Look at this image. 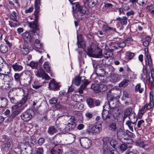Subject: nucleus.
Here are the masks:
<instances>
[{
    "label": "nucleus",
    "mask_w": 154,
    "mask_h": 154,
    "mask_svg": "<svg viewBox=\"0 0 154 154\" xmlns=\"http://www.w3.org/2000/svg\"><path fill=\"white\" fill-rule=\"evenodd\" d=\"M35 10L34 15L35 16V19L34 21L29 23V24L31 28L30 32L35 35H38L39 26L38 20L39 16L40 15V7L41 6V0H35Z\"/></svg>",
    "instance_id": "nucleus-1"
},
{
    "label": "nucleus",
    "mask_w": 154,
    "mask_h": 154,
    "mask_svg": "<svg viewBox=\"0 0 154 154\" xmlns=\"http://www.w3.org/2000/svg\"><path fill=\"white\" fill-rule=\"evenodd\" d=\"M29 99V94L27 93L24 94L18 104L12 107L13 112L8 119V121H12L15 117L21 112L24 108L23 106L26 103Z\"/></svg>",
    "instance_id": "nucleus-2"
},
{
    "label": "nucleus",
    "mask_w": 154,
    "mask_h": 154,
    "mask_svg": "<svg viewBox=\"0 0 154 154\" xmlns=\"http://www.w3.org/2000/svg\"><path fill=\"white\" fill-rule=\"evenodd\" d=\"M72 7L73 11L75 8L76 11L75 16L77 19H82L84 16L88 15L90 14V12L85 6H81L78 2L74 3Z\"/></svg>",
    "instance_id": "nucleus-3"
},
{
    "label": "nucleus",
    "mask_w": 154,
    "mask_h": 154,
    "mask_svg": "<svg viewBox=\"0 0 154 154\" xmlns=\"http://www.w3.org/2000/svg\"><path fill=\"white\" fill-rule=\"evenodd\" d=\"M23 73L20 83L22 86L26 87L29 85L31 83L33 79V71L31 70L26 69L23 72Z\"/></svg>",
    "instance_id": "nucleus-4"
},
{
    "label": "nucleus",
    "mask_w": 154,
    "mask_h": 154,
    "mask_svg": "<svg viewBox=\"0 0 154 154\" xmlns=\"http://www.w3.org/2000/svg\"><path fill=\"white\" fill-rule=\"evenodd\" d=\"M64 116L69 122L64 128L66 133L74 130L76 128L75 119L74 116L68 115H65Z\"/></svg>",
    "instance_id": "nucleus-5"
},
{
    "label": "nucleus",
    "mask_w": 154,
    "mask_h": 154,
    "mask_svg": "<svg viewBox=\"0 0 154 154\" xmlns=\"http://www.w3.org/2000/svg\"><path fill=\"white\" fill-rule=\"evenodd\" d=\"M102 121H100L95 123L93 126H89L86 131L85 133L88 134H92L96 135L99 133L102 130Z\"/></svg>",
    "instance_id": "nucleus-6"
},
{
    "label": "nucleus",
    "mask_w": 154,
    "mask_h": 154,
    "mask_svg": "<svg viewBox=\"0 0 154 154\" xmlns=\"http://www.w3.org/2000/svg\"><path fill=\"white\" fill-rule=\"evenodd\" d=\"M145 57V60L146 63V69L152 67L153 66V63L151 57L149 54L148 49L145 48L144 50Z\"/></svg>",
    "instance_id": "nucleus-7"
},
{
    "label": "nucleus",
    "mask_w": 154,
    "mask_h": 154,
    "mask_svg": "<svg viewBox=\"0 0 154 154\" xmlns=\"http://www.w3.org/2000/svg\"><path fill=\"white\" fill-rule=\"evenodd\" d=\"M98 48H99L96 44L92 43L90 48H88L86 53L90 57H94L96 52H97Z\"/></svg>",
    "instance_id": "nucleus-8"
},
{
    "label": "nucleus",
    "mask_w": 154,
    "mask_h": 154,
    "mask_svg": "<svg viewBox=\"0 0 154 154\" xmlns=\"http://www.w3.org/2000/svg\"><path fill=\"white\" fill-rule=\"evenodd\" d=\"M34 111L31 109H27L26 111L22 113L21 117L22 120L25 122L29 120L32 117V114Z\"/></svg>",
    "instance_id": "nucleus-9"
},
{
    "label": "nucleus",
    "mask_w": 154,
    "mask_h": 154,
    "mask_svg": "<svg viewBox=\"0 0 154 154\" xmlns=\"http://www.w3.org/2000/svg\"><path fill=\"white\" fill-rule=\"evenodd\" d=\"M81 146L85 148H90L92 144V141L89 138L86 137H81L79 140Z\"/></svg>",
    "instance_id": "nucleus-10"
},
{
    "label": "nucleus",
    "mask_w": 154,
    "mask_h": 154,
    "mask_svg": "<svg viewBox=\"0 0 154 154\" xmlns=\"http://www.w3.org/2000/svg\"><path fill=\"white\" fill-rule=\"evenodd\" d=\"M22 36L24 41L27 43L30 42V44H33L35 41V39L29 32H26L23 33Z\"/></svg>",
    "instance_id": "nucleus-11"
},
{
    "label": "nucleus",
    "mask_w": 154,
    "mask_h": 154,
    "mask_svg": "<svg viewBox=\"0 0 154 154\" xmlns=\"http://www.w3.org/2000/svg\"><path fill=\"white\" fill-rule=\"evenodd\" d=\"M49 87L51 90L57 91L60 89V85L58 83L55 82L54 79H52L49 82Z\"/></svg>",
    "instance_id": "nucleus-12"
},
{
    "label": "nucleus",
    "mask_w": 154,
    "mask_h": 154,
    "mask_svg": "<svg viewBox=\"0 0 154 154\" xmlns=\"http://www.w3.org/2000/svg\"><path fill=\"white\" fill-rule=\"evenodd\" d=\"M62 146L58 144L55 145L51 150L52 154H61L63 151Z\"/></svg>",
    "instance_id": "nucleus-13"
},
{
    "label": "nucleus",
    "mask_w": 154,
    "mask_h": 154,
    "mask_svg": "<svg viewBox=\"0 0 154 154\" xmlns=\"http://www.w3.org/2000/svg\"><path fill=\"white\" fill-rule=\"evenodd\" d=\"M58 130L62 131L63 129L60 128V125H56V127L51 126L49 127L47 132L50 135H52L57 132Z\"/></svg>",
    "instance_id": "nucleus-14"
},
{
    "label": "nucleus",
    "mask_w": 154,
    "mask_h": 154,
    "mask_svg": "<svg viewBox=\"0 0 154 154\" xmlns=\"http://www.w3.org/2000/svg\"><path fill=\"white\" fill-rule=\"evenodd\" d=\"M8 96L11 102L15 105H17L19 102L15 99L12 91H10L8 94Z\"/></svg>",
    "instance_id": "nucleus-15"
},
{
    "label": "nucleus",
    "mask_w": 154,
    "mask_h": 154,
    "mask_svg": "<svg viewBox=\"0 0 154 154\" xmlns=\"http://www.w3.org/2000/svg\"><path fill=\"white\" fill-rule=\"evenodd\" d=\"M127 20V18L126 16H124L122 17H117L115 20H118L122 26L123 27L124 26L127 25L128 23Z\"/></svg>",
    "instance_id": "nucleus-16"
},
{
    "label": "nucleus",
    "mask_w": 154,
    "mask_h": 154,
    "mask_svg": "<svg viewBox=\"0 0 154 154\" xmlns=\"http://www.w3.org/2000/svg\"><path fill=\"white\" fill-rule=\"evenodd\" d=\"M133 113V112L132 111V109L131 108H126L124 112V118L125 119L128 116L129 120H130L131 116L132 114Z\"/></svg>",
    "instance_id": "nucleus-17"
},
{
    "label": "nucleus",
    "mask_w": 154,
    "mask_h": 154,
    "mask_svg": "<svg viewBox=\"0 0 154 154\" xmlns=\"http://www.w3.org/2000/svg\"><path fill=\"white\" fill-rule=\"evenodd\" d=\"M11 66L13 69L15 71H21L23 69V66L19 64V63H15L11 64Z\"/></svg>",
    "instance_id": "nucleus-18"
},
{
    "label": "nucleus",
    "mask_w": 154,
    "mask_h": 154,
    "mask_svg": "<svg viewBox=\"0 0 154 154\" xmlns=\"http://www.w3.org/2000/svg\"><path fill=\"white\" fill-rule=\"evenodd\" d=\"M8 100L3 97H0V108H4L8 105Z\"/></svg>",
    "instance_id": "nucleus-19"
},
{
    "label": "nucleus",
    "mask_w": 154,
    "mask_h": 154,
    "mask_svg": "<svg viewBox=\"0 0 154 154\" xmlns=\"http://www.w3.org/2000/svg\"><path fill=\"white\" fill-rule=\"evenodd\" d=\"M103 154H119L117 151L116 149H108L105 148L103 152Z\"/></svg>",
    "instance_id": "nucleus-20"
},
{
    "label": "nucleus",
    "mask_w": 154,
    "mask_h": 154,
    "mask_svg": "<svg viewBox=\"0 0 154 154\" xmlns=\"http://www.w3.org/2000/svg\"><path fill=\"white\" fill-rule=\"evenodd\" d=\"M43 85L40 81L37 80H35L32 84V88L37 89L41 87Z\"/></svg>",
    "instance_id": "nucleus-21"
},
{
    "label": "nucleus",
    "mask_w": 154,
    "mask_h": 154,
    "mask_svg": "<svg viewBox=\"0 0 154 154\" xmlns=\"http://www.w3.org/2000/svg\"><path fill=\"white\" fill-rule=\"evenodd\" d=\"M83 78L80 76H76L74 78L72 81V83L75 85L78 86L80 84L81 81Z\"/></svg>",
    "instance_id": "nucleus-22"
},
{
    "label": "nucleus",
    "mask_w": 154,
    "mask_h": 154,
    "mask_svg": "<svg viewBox=\"0 0 154 154\" xmlns=\"http://www.w3.org/2000/svg\"><path fill=\"white\" fill-rule=\"evenodd\" d=\"M102 30L103 32H106L109 30L112 31L113 32H116L115 28H113L107 25L103 24L102 26Z\"/></svg>",
    "instance_id": "nucleus-23"
},
{
    "label": "nucleus",
    "mask_w": 154,
    "mask_h": 154,
    "mask_svg": "<svg viewBox=\"0 0 154 154\" xmlns=\"http://www.w3.org/2000/svg\"><path fill=\"white\" fill-rule=\"evenodd\" d=\"M36 75L39 77H42L43 76H48V74L45 73V71L41 67H39V69H38Z\"/></svg>",
    "instance_id": "nucleus-24"
},
{
    "label": "nucleus",
    "mask_w": 154,
    "mask_h": 154,
    "mask_svg": "<svg viewBox=\"0 0 154 154\" xmlns=\"http://www.w3.org/2000/svg\"><path fill=\"white\" fill-rule=\"evenodd\" d=\"M96 73L97 75L99 76H103L105 74V71L104 69L102 67H99L95 70Z\"/></svg>",
    "instance_id": "nucleus-25"
},
{
    "label": "nucleus",
    "mask_w": 154,
    "mask_h": 154,
    "mask_svg": "<svg viewBox=\"0 0 154 154\" xmlns=\"http://www.w3.org/2000/svg\"><path fill=\"white\" fill-rule=\"evenodd\" d=\"M110 114L107 111H103L102 112V117L103 120L104 121H106L108 119H110L111 117Z\"/></svg>",
    "instance_id": "nucleus-26"
},
{
    "label": "nucleus",
    "mask_w": 154,
    "mask_h": 154,
    "mask_svg": "<svg viewBox=\"0 0 154 154\" xmlns=\"http://www.w3.org/2000/svg\"><path fill=\"white\" fill-rule=\"evenodd\" d=\"M109 138L107 137H103L102 139V141L103 142V152H104V150L105 148L109 149L107 146V144L109 142Z\"/></svg>",
    "instance_id": "nucleus-27"
},
{
    "label": "nucleus",
    "mask_w": 154,
    "mask_h": 154,
    "mask_svg": "<svg viewBox=\"0 0 154 154\" xmlns=\"http://www.w3.org/2000/svg\"><path fill=\"white\" fill-rule=\"evenodd\" d=\"M129 80L128 79H124L119 84V87H125L128 85Z\"/></svg>",
    "instance_id": "nucleus-28"
},
{
    "label": "nucleus",
    "mask_w": 154,
    "mask_h": 154,
    "mask_svg": "<svg viewBox=\"0 0 154 154\" xmlns=\"http://www.w3.org/2000/svg\"><path fill=\"white\" fill-rule=\"evenodd\" d=\"M144 91V88H143L141 87V84L140 83L137 84L135 86L134 88V91L135 92H138L140 93H141Z\"/></svg>",
    "instance_id": "nucleus-29"
},
{
    "label": "nucleus",
    "mask_w": 154,
    "mask_h": 154,
    "mask_svg": "<svg viewBox=\"0 0 154 154\" xmlns=\"http://www.w3.org/2000/svg\"><path fill=\"white\" fill-rule=\"evenodd\" d=\"M136 144L137 146H140V147L145 149H146V147L148 146L147 144H144V142L142 140H137L136 142Z\"/></svg>",
    "instance_id": "nucleus-30"
},
{
    "label": "nucleus",
    "mask_w": 154,
    "mask_h": 154,
    "mask_svg": "<svg viewBox=\"0 0 154 154\" xmlns=\"http://www.w3.org/2000/svg\"><path fill=\"white\" fill-rule=\"evenodd\" d=\"M8 51V46L4 44H2L0 46V52L3 54L6 53Z\"/></svg>",
    "instance_id": "nucleus-31"
},
{
    "label": "nucleus",
    "mask_w": 154,
    "mask_h": 154,
    "mask_svg": "<svg viewBox=\"0 0 154 154\" xmlns=\"http://www.w3.org/2000/svg\"><path fill=\"white\" fill-rule=\"evenodd\" d=\"M23 74V72L21 73H15L14 76L15 80L17 82H20V79Z\"/></svg>",
    "instance_id": "nucleus-32"
},
{
    "label": "nucleus",
    "mask_w": 154,
    "mask_h": 154,
    "mask_svg": "<svg viewBox=\"0 0 154 154\" xmlns=\"http://www.w3.org/2000/svg\"><path fill=\"white\" fill-rule=\"evenodd\" d=\"M82 78L83 79H82V85L81 86L82 87L86 88L87 86L90 84V82L88 81V79H86L85 77H83Z\"/></svg>",
    "instance_id": "nucleus-33"
},
{
    "label": "nucleus",
    "mask_w": 154,
    "mask_h": 154,
    "mask_svg": "<svg viewBox=\"0 0 154 154\" xmlns=\"http://www.w3.org/2000/svg\"><path fill=\"white\" fill-rule=\"evenodd\" d=\"M112 79L114 82H116L120 79V75L118 74H113L111 75Z\"/></svg>",
    "instance_id": "nucleus-34"
},
{
    "label": "nucleus",
    "mask_w": 154,
    "mask_h": 154,
    "mask_svg": "<svg viewBox=\"0 0 154 154\" xmlns=\"http://www.w3.org/2000/svg\"><path fill=\"white\" fill-rule=\"evenodd\" d=\"M28 65L33 69H37L38 67H39L38 65V62L33 61H31Z\"/></svg>",
    "instance_id": "nucleus-35"
},
{
    "label": "nucleus",
    "mask_w": 154,
    "mask_h": 154,
    "mask_svg": "<svg viewBox=\"0 0 154 154\" xmlns=\"http://www.w3.org/2000/svg\"><path fill=\"white\" fill-rule=\"evenodd\" d=\"M87 102L90 107H94V100L91 98H88L87 100Z\"/></svg>",
    "instance_id": "nucleus-36"
},
{
    "label": "nucleus",
    "mask_w": 154,
    "mask_h": 154,
    "mask_svg": "<svg viewBox=\"0 0 154 154\" xmlns=\"http://www.w3.org/2000/svg\"><path fill=\"white\" fill-rule=\"evenodd\" d=\"M146 9L149 12L154 15V5H148L146 7Z\"/></svg>",
    "instance_id": "nucleus-37"
},
{
    "label": "nucleus",
    "mask_w": 154,
    "mask_h": 154,
    "mask_svg": "<svg viewBox=\"0 0 154 154\" xmlns=\"http://www.w3.org/2000/svg\"><path fill=\"white\" fill-rule=\"evenodd\" d=\"M49 64V62H45L43 65L44 69L46 72L48 73L50 71L51 67Z\"/></svg>",
    "instance_id": "nucleus-38"
},
{
    "label": "nucleus",
    "mask_w": 154,
    "mask_h": 154,
    "mask_svg": "<svg viewBox=\"0 0 154 154\" xmlns=\"http://www.w3.org/2000/svg\"><path fill=\"white\" fill-rule=\"evenodd\" d=\"M98 86V85L93 84L92 85L91 88L93 90L95 93H98L100 92L99 88Z\"/></svg>",
    "instance_id": "nucleus-39"
},
{
    "label": "nucleus",
    "mask_w": 154,
    "mask_h": 154,
    "mask_svg": "<svg viewBox=\"0 0 154 154\" xmlns=\"http://www.w3.org/2000/svg\"><path fill=\"white\" fill-rule=\"evenodd\" d=\"M125 134V132L122 129H120L117 132V136L119 137V138L122 139L124 138Z\"/></svg>",
    "instance_id": "nucleus-40"
},
{
    "label": "nucleus",
    "mask_w": 154,
    "mask_h": 154,
    "mask_svg": "<svg viewBox=\"0 0 154 154\" xmlns=\"http://www.w3.org/2000/svg\"><path fill=\"white\" fill-rule=\"evenodd\" d=\"M99 91L100 92H104L107 89L106 86L104 84H100L99 85Z\"/></svg>",
    "instance_id": "nucleus-41"
},
{
    "label": "nucleus",
    "mask_w": 154,
    "mask_h": 154,
    "mask_svg": "<svg viewBox=\"0 0 154 154\" xmlns=\"http://www.w3.org/2000/svg\"><path fill=\"white\" fill-rule=\"evenodd\" d=\"M137 119L136 114L133 112V113L132 114L130 118L131 121H132L133 124H135L137 121Z\"/></svg>",
    "instance_id": "nucleus-42"
},
{
    "label": "nucleus",
    "mask_w": 154,
    "mask_h": 154,
    "mask_svg": "<svg viewBox=\"0 0 154 154\" xmlns=\"http://www.w3.org/2000/svg\"><path fill=\"white\" fill-rule=\"evenodd\" d=\"M21 51L24 54L26 55L29 52V47H26L25 46L23 47V48H21Z\"/></svg>",
    "instance_id": "nucleus-43"
},
{
    "label": "nucleus",
    "mask_w": 154,
    "mask_h": 154,
    "mask_svg": "<svg viewBox=\"0 0 154 154\" xmlns=\"http://www.w3.org/2000/svg\"><path fill=\"white\" fill-rule=\"evenodd\" d=\"M109 128L110 130L112 131H116L117 128L116 123L115 122H113L111 124L109 125Z\"/></svg>",
    "instance_id": "nucleus-44"
},
{
    "label": "nucleus",
    "mask_w": 154,
    "mask_h": 154,
    "mask_svg": "<svg viewBox=\"0 0 154 154\" xmlns=\"http://www.w3.org/2000/svg\"><path fill=\"white\" fill-rule=\"evenodd\" d=\"M96 52L95 57L101 58L103 55L102 50L101 49L99 48L98 50Z\"/></svg>",
    "instance_id": "nucleus-45"
},
{
    "label": "nucleus",
    "mask_w": 154,
    "mask_h": 154,
    "mask_svg": "<svg viewBox=\"0 0 154 154\" xmlns=\"http://www.w3.org/2000/svg\"><path fill=\"white\" fill-rule=\"evenodd\" d=\"M146 107L145 106L143 107L140 110L139 115H140V118H141L143 115L146 111Z\"/></svg>",
    "instance_id": "nucleus-46"
},
{
    "label": "nucleus",
    "mask_w": 154,
    "mask_h": 154,
    "mask_svg": "<svg viewBox=\"0 0 154 154\" xmlns=\"http://www.w3.org/2000/svg\"><path fill=\"white\" fill-rule=\"evenodd\" d=\"M149 68L151 71V77H152V81L151 82V83L152 84L154 82V68L153 67V66L152 67H150V68Z\"/></svg>",
    "instance_id": "nucleus-47"
},
{
    "label": "nucleus",
    "mask_w": 154,
    "mask_h": 154,
    "mask_svg": "<svg viewBox=\"0 0 154 154\" xmlns=\"http://www.w3.org/2000/svg\"><path fill=\"white\" fill-rule=\"evenodd\" d=\"M11 142H8L4 144L5 148L4 150L6 151H8L11 146Z\"/></svg>",
    "instance_id": "nucleus-48"
},
{
    "label": "nucleus",
    "mask_w": 154,
    "mask_h": 154,
    "mask_svg": "<svg viewBox=\"0 0 154 154\" xmlns=\"http://www.w3.org/2000/svg\"><path fill=\"white\" fill-rule=\"evenodd\" d=\"M35 151L37 154H43L44 152V149L42 147H40L36 148Z\"/></svg>",
    "instance_id": "nucleus-49"
},
{
    "label": "nucleus",
    "mask_w": 154,
    "mask_h": 154,
    "mask_svg": "<svg viewBox=\"0 0 154 154\" xmlns=\"http://www.w3.org/2000/svg\"><path fill=\"white\" fill-rule=\"evenodd\" d=\"M9 25L11 27L15 28L19 25V24L17 23H14L12 21H8Z\"/></svg>",
    "instance_id": "nucleus-50"
},
{
    "label": "nucleus",
    "mask_w": 154,
    "mask_h": 154,
    "mask_svg": "<svg viewBox=\"0 0 154 154\" xmlns=\"http://www.w3.org/2000/svg\"><path fill=\"white\" fill-rule=\"evenodd\" d=\"M119 148L121 151L123 152L127 149V146L125 144H122L120 146Z\"/></svg>",
    "instance_id": "nucleus-51"
},
{
    "label": "nucleus",
    "mask_w": 154,
    "mask_h": 154,
    "mask_svg": "<svg viewBox=\"0 0 154 154\" xmlns=\"http://www.w3.org/2000/svg\"><path fill=\"white\" fill-rule=\"evenodd\" d=\"M145 106L146 107V109L147 110H149L154 106V104L153 102H152V104L150 102L149 104H146Z\"/></svg>",
    "instance_id": "nucleus-52"
},
{
    "label": "nucleus",
    "mask_w": 154,
    "mask_h": 154,
    "mask_svg": "<svg viewBox=\"0 0 154 154\" xmlns=\"http://www.w3.org/2000/svg\"><path fill=\"white\" fill-rule=\"evenodd\" d=\"M110 144L113 148L115 149L116 148L117 142L116 140H111L110 142Z\"/></svg>",
    "instance_id": "nucleus-53"
},
{
    "label": "nucleus",
    "mask_w": 154,
    "mask_h": 154,
    "mask_svg": "<svg viewBox=\"0 0 154 154\" xmlns=\"http://www.w3.org/2000/svg\"><path fill=\"white\" fill-rule=\"evenodd\" d=\"M32 45L33 48H40L42 47V45L41 44H30Z\"/></svg>",
    "instance_id": "nucleus-54"
},
{
    "label": "nucleus",
    "mask_w": 154,
    "mask_h": 154,
    "mask_svg": "<svg viewBox=\"0 0 154 154\" xmlns=\"http://www.w3.org/2000/svg\"><path fill=\"white\" fill-rule=\"evenodd\" d=\"M57 99L56 98L53 97L49 100V102L50 104H54L57 102Z\"/></svg>",
    "instance_id": "nucleus-55"
},
{
    "label": "nucleus",
    "mask_w": 154,
    "mask_h": 154,
    "mask_svg": "<svg viewBox=\"0 0 154 154\" xmlns=\"http://www.w3.org/2000/svg\"><path fill=\"white\" fill-rule=\"evenodd\" d=\"M97 1L96 0H91L88 4L91 7H93L96 5Z\"/></svg>",
    "instance_id": "nucleus-56"
},
{
    "label": "nucleus",
    "mask_w": 154,
    "mask_h": 154,
    "mask_svg": "<svg viewBox=\"0 0 154 154\" xmlns=\"http://www.w3.org/2000/svg\"><path fill=\"white\" fill-rule=\"evenodd\" d=\"M85 116L88 119H90L93 117V113L88 112L85 114Z\"/></svg>",
    "instance_id": "nucleus-57"
},
{
    "label": "nucleus",
    "mask_w": 154,
    "mask_h": 154,
    "mask_svg": "<svg viewBox=\"0 0 154 154\" xmlns=\"http://www.w3.org/2000/svg\"><path fill=\"white\" fill-rule=\"evenodd\" d=\"M107 111L108 112H109L110 114L112 115L115 112V108L114 107H111L110 106Z\"/></svg>",
    "instance_id": "nucleus-58"
},
{
    "label": "nucleus",
    "mask_w": 154,
    "mask_h": 154,
    "mask_svg": "<svg viewBox=\"0 0 154 154\" xmlns=\"http://www.w3.org/2000/svg\"><path fill=\"white\" fill-rule=\"evenodd\" d=\"M110 106L109 103H107L103 106V111H108V110L110 108Z\"/></svg>",
    "instance_id": "nucleus-59"
},
{
    "label": "nucleus",
    "mask_w": 154,
    "mask_h": 154,
    "mask_svg": "<svg viewBox=\"0 0 154 154\" xmlns=\"http://www.w3.org/2000/svg\"><path fill=\"white\" fill-rule=\"evenodd\" d=\"M45 140L44 138H40L38 140V143L39 145H42L45 142Z\"/></svg>",
    "instance_id": "nucleus-60"
},
{
    "label": "nucleus",
    "mask_w": 154,
    "mask_h": 154,
    "mask_svg": "<svg viewBox=\"0 0 154 154\" xmlns=\"http://www.w3.org/2000/svg\"><path fill=\"white\" fill-rule=\"evenodd\" d=\"M113 5L111 3H106L105 4L104 7L106 8H112L113 7Z\"/></svg>",
    "instance_id": "nucleus-61"
},
{
    "label": "nucleus",
    "mask_w": 154,
    "mask_h": 154,
    "mask_svg": "<svg viewBox=\"0 0 154 154\" xmlns=\"http://www.w3.org/2000/svg\"><path fill=\"white\" fill-rule=\"evenodd\" d=\"M144 121L143 120H141L138 121L137 124V127L138 128L140 129L141 128V126L144 123Z\"/></svg>",
    "instance_id": "nucleus-62"
},
{
    "label": "nucleus",
    "mask_w": 154,
    "mask_h": 154,
    "mask_svg": "<svg viewBox=\"0 0 154 154\" xmlns=\"http://www.w3.org/2000/svg\"><path fill=\"white\" fill-rule=\"evenodd\" d=\"M128 59L129 60L132 59L134 57V54L132 52H129L128 53Z\"/></svg>",
    "instance_id": "nucleus-63"
},
{
    "label": "nucleus",
    "mask_w": 154,
    "mask_h": 154,
    "mask_svg": "<svg viewBox=\"0 0 154 154\" xmlns=\"http://www.w3.org/2000/svg\"><path fill=\"white\" fill-rule=\"evenodd\" d=\"M126 45V44L125 42L118 44V46L120 48H122L124 47Z\"/></svg>",
    "instance_id": "nucleus-64"
}]
</instances>
